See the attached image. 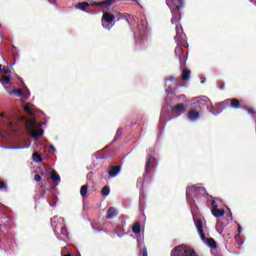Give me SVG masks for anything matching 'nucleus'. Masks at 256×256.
<instances>
[{
    "label": "nucleus",
    "mask_w": 256,
    "mask_h": 256,
    "mask_svg": "<svg viewBox=\"0 0 256 256\" xmlns=\"http://www.w3.org/2000/svg\"><path fill=\"white\" fill-rule=\"evenodd\" d=\"M109 193H111V189L109 188V186H104L101 190L102 197L109 196Z\"/></svg>",
    "instance_id": "23"
},
{
    "label": "nucleus",
    "mask_w": 256,
    "mask_h": 256,
    "mask_svg": "<svg viewBox=\"0 0 256 256\" xmlns=\"http://www.w3.org/2000/svg\"><path fill=\"white\" fill-rule=\"evenodd\" d=\"M9 95H15L16 97H23V89H13L8 91Z\"/></svg>",
    "instance_id": "18"
},
{
    "label": "nucleus",
    "mask_w": 256,
    "mask_h": 256,
    "mask_svg": "<svg viewBox=\"0 0 256 256\" xmlns=\"http://www.w3.org/2000/svg\"><path fill=\"white\" fill-rule=\"evenodd\" d=\"M140 255H141V256H148V254H147V248H142V249L140 250Z\"/></svg>",
    "instance_id": "30"
},
{
    "label": "nucleus",
    "mask_w": 256,
    "mask_h": 256,
    "mask_svg": "<svg viewBox=\"0 0 256 256\" xmlns=\"http://www.w3.org/2000/svg\"><path fill=\"white\" fill-rule=\"evenodd\" d=\"M123 137V129L119 128L115 134L114 141L121 139Z\"/></svg>",
    "instance_id": "27"
},
{
    "label": "nucleus",
    "mask_w": 256,
    "mask_h": 256,
    "mask_svg": "<svg viewBox=\"0 0 256 256\" xmlns=\"http://www.w3.org/2000/svg\"><path fill=\"white\" fill-rule=\"evenodd\" d=\"M220 89L223 91V89H225V84H221Z\"/></svg>",
    "instance_id": "34"
},
{
    "label": "nucleus",
    "mask_w": 256,
    "mask_h": 256,
    "mask_svg": "<svg viewBox=\"0 0 256 256\" xmlns=\"http://www.w3.org/2000/svg\"><path fill=\"white\" fill-rule=\"evenodd\" d=\"M50 179H52V181H54V183H56V185H59V181H61V176H59L57 174V172L55 170H53L50 173Z\"/></svg>",
    "instance_id": "14"
},
{
    "label": "nucleus",
    "mask_w": 256,
    "mask_h": 256,
    "mask_svg": "<svg viewBox=\"0 0 256 256\" xmlns=\"http://www.w3.org/2000/svg\"><path fill=\"white\" fill-rule=\"evenodd\" d=\"M89 6L91 7V4H89L88 2H81V3H78L76 7L81 11H85Z\"/></svg>",
    "instance_id": "21"
},
{
    "label": "nucleus",
    "mask_w": 256,
    "mask_h": 256,
    "mask_svg": "<svg viewBox=\"0 0 256 256\" xmlns=\"http://www.w3.org/2000/svg\"><path fill=\"white\" fill-rule=\"evenodd\" d=\"M117 215H119V212H117V209H115V207H110L106 212V219H115Z\"/></svg>",
    "instance_id": "13"
},
{
    "label": "nucleus",
    "mask_w": 256,
    "mask_h": 256,
    "mask_svg": "<svg viewBox=\"0 0 256 256\" xmlns=\"http://www.w3.org/2000/svg\"><path fill=\"white\" fill-rule=\"evenodd\" d=\"M132 232L135 235H139V233H141V222L134 223V225L132 226Z\"/></svg>",
    "instance_id": "17"
},
{
    "label": "nucleus",
    "mask_w": 256,
    "mask_h": 256,
    "mask_svg": "<svg viewBox=\"0 0 256 256\" xmlns=\"http://www.w3.org/2000/svg\"><path fill=\"white\" fill-rule=\"evenodd\" d=\"M1 73H4V75H9V73H11V70L8 69V68H3V69L1 70Z\"/></svg>",
    "instance_id": "31"
},
{
    "label": "nucleus",
    "mask_w": 256,
    "mask_h": 256,
    "mask_svg": "<svg viewBox=\"0 0 256 256\" xmlns=\"http://www.w3.org/2000/svg\"><path fill=\"white\" fill-rule=\"evenodd\" d=\"M27 128L30 131V135L31 137H33V139H39V137H43V130H39L36 131L35 129V121H30L29 124L27 125Z\"/></svg>",
    "instance_id": "6"
},
{
    "label": "nucleus",
    "mask_w": 256,
    "mask_h": 256,
    "mask_svg": "<svg viewBox=\"0 0 256 256\" xmlns=\"http://www.w3.org/2000/svg\"><path fill=\"white\" fill-rule=\"evenodd\" d=\"M88 191H89V184L81 186V188H80L81 197H87Z\"/></svg>",
    "instance_id": "19"
},
{
    "label": "nucleus",
    "mask_w": 256,
    "mask_h": 256,
    "mask_svg": "<svg viewBox=\"0 0 256 256\" xmlns=\"http://www.w3.org/2000/svg\"><path fill=\"white\" fill-rule=\"evenodd\" d=\"M181 21L180 15H173L171 19L172 25H176L175 31L176 35L174 36V40L176 43H180L181 45L185 44L187 41V35L183 32V26L179 23Z\"/></svg>",
    "instance_id": "1"
},
{
    "label": "nucleus",
    "mask_w": 256,
    "mask_h": 256,
    "mask_svg": "<svg viewBox=\"0 0 256 256\" xmlns=\"http://www.w3.org/2000/svg\"><path fill=\"white\" fill-rule=\"evenodd\" d=\"M174 5L177 11H179V9H183V7H185V2L184 0H174Z\"/></svg>",
    "instance_id": "20"
},
{
    "label": "nucleus",
    "mask_w": 256,
    "mask_h": 256,
    "mask_svg": "<svg viewBox=\"0 0 256 256\" xmlns=\"http://www.w3.org/2000/svg\"><path fill=\"white\" fill-rule=\"evenodd\" d=\"M24 111L28 113V115H33V110H31V107L29 105L24 106Z\"/></svg>",
    "instance_id": "29"
},
{
    "label": "nucleus",
    "mask_w": 256,
    "mask_h": 256,
    "mask_svg": "<svg viewBox=\"0 0 256 256\" xmlns=\"http://www.w3.org/2000/svg\"><path fill=\"white\" fill-rule=\"evenodd\" d=\"M171 256H198L197 252L185 245H178L171 251Z\"/></svg>",
    "instance_id": "2"
},
{
    "label": "nucleus",
    "mask_w": 256,
    "mask_h": 256,
    "mask_svg": "<svg viewBox=\"0 0 256 256\" xmlns=\"http://www.w3.org/2000/svg\"><path fill=\"white\" fill-rule=\"evenodd\" d=\"M2 85H9L11 83V77L9 76H2L0 79Z\"/></svg>",
    "instance_id": "25"
},
{
    "label": "nucleus",
    "mask_w": 256,
    "mask_h": 256,
    "mask_svg": "<svg viewBox=\"0 0 256 256\" xmlns=\"http://www.w3.org/2000/svg\"><path fill=\"white\" fill-rule=\"evenodd\" d=\"M219 107L222 109H227V107H230L231 109H241V100L236 98H229L220 102Z\"/></svg>",
    "instance_id": "4"
},
{
    "label": "nucleus",
    "mask_w": 256,
    "mask_h": 256,
    "mask_svg": "<svg viewBox=\"0 0 256 256\" xmlns=\"http://www.w3.org/2000/svg\"><path fill=\"white\" fill-rule=\"evenodd\" d=\"M101 23L104 29H111V27L115 25V15L109 12H104L102 15Z\"/></svg>",
    "instance_id": "5"
},
{
    "label": "nucleus",
    "mask_w": 256,
    "mask_h": 256,
    "mask_svg": "<svg viewBox=\"0 0 256 256\" xmlns=\"http://www.w3.org/2000/svg\"><path fill=\"white\" fill-rule=\"evenodd\" d=\"M0 117H5V114L1 113V114H0Z\"/></svg>",
    "instance_id": "40"
},
{
    "label": "nucleus",
    "mask_w": 256,
    "mask_h": 256,
    "mask_svg": "<svg viewBox=\"0 0 256 256\" xmlns=\"http://www.w3.org/2000/svg\"><path fill=\"white\" fill-rule=\"evenodd\" d=\"M60 235H63V237L69 239V232L67 231V228L65 226L61 228Z\"/></svg>",
    "instance_id": "26"
},
{
    "label": "nucleus",
    "mask_w": 256,
    "mask_h": 256,
    "mask_svg": "<svg viewBox=\"0 0 256 256\" xmlns=\"http://www.w3.org/2000/svg\"><path fill=\"white\" fill-rule=\"evenodd\" d=\"M191 77V70L184 68L182 70V81H189Z\"/></svg>",
    "instance_id": "15"
},
{
    "label": "nucleus",
    "mask_w": 256,
    "mask_h": 256,
    "mask_svg": "<svg viewBox=\"0 0 256 256\" xmlns=\"http://www.w3.org/2000/svg\"><path fill=\"white\" fill-rule=\"evenodd\" d=\"M3 71V65L0 64V72Z\"/></svg>",
    "instance_id": "37"
},
{
    "label": "nucleus",
    "mask_w": 256,
    "mask_h": 256,
    "mask_svg": "<svg viewBox=\"0 0 256 256\" xmlns=\"http://www.w3.org/2000/svg\"><path fill=\"white\" fill-rule=\"evenodd\" d=\"M196 228L202 241H206L208 247L211 249H217V242H215V239L205 237V232L203 231V221L201 219L197 220Z\"/></svg>",
    "instance_id": "3"
},
{
    "label": "nucleus",
    "mask_w": 256,
    "mask_h": 256,
    "mask_svg": "<svg viewBox=\"0 0 256 256\" xmlns=\"http://www.w3.org/2000/svg\"><path fill=\"white\" fill-rule=\"evenodd\" d=\"M177 43V46L174 50L175 55H177V57H179L180 63L181 65H185V55H183V48L181 47V45H185L187 42H185L184 44L181 43Z\"/></svg>",
    "instance_id": "8"
},
{
    "label": "nucleus",
    "mask_w": 256,
    "mask_h": 256,
    "mask_svg": "<svg viewBox=\"0 0 256 256\" xmlns=\"http://www.w3.org/2000/svg\"><path fill=\"white\" fill-rule=\"evenodd\" d=\"M212 215L216 217V219H219V217H223L225 215V210L219 209V206L215 200H212Z\"/></svg>",
    "instance_id": "7"
},
{
    "label": "nucleus",
    "mask_w": 256,
    "mask_h": 256,
    "mask_svg": "<svg viewBox=\"0 0 256 256\" xmlns=\"http://www.w3.org/2000/svg\"><path fill=\"white\" fill-rule=\"evenodd\" d=\"M121 173V166H110L108 168L109 177H117Z\"/></svg>",
    "instance_id": "10"
},
{
    "label": "nucleus",
    "mask_w": 256,
    "mask_h": 256,
    "mask_svg": "<svg viewBox=\"0 0 256 256\" xmlns=\"http://www.w3.org/2000/svg\"><path fill=\"white\" fill-rule=\"evenodd\" d=\"M115 3V0H104L101 2H93L91 3V7H105L106 9H110L111 5Z\"/></svg>",
    "instance_id": "9"
},
{
    "label": "nucleus",
    "mask_w": 256,
    "mask_h": 256,
    "mask_svg": "<svg viewBox=\"0 0 256 256\" xmlns=\"http://www.w3.org/2000/svg\"><path fill=\"white\" fill-rule=\"evenodd\" d=\"M238 233H241V225H238Z\"/></svg>",
    "instance_id": "35"
},
{
    "label": "nucleus",
    "mask_w": 256,
    "mask_h": 256,
    "mask_svg": "<svg viewBox=\"0 0 256 256\" xmlns=\"http://www.w3.org/2000/svg\"><path fill=\"white\" fill-rule=\"evenodd\" d=\"M187 111V108H185V104L183 103H180L176 106H174L172 109H171V112L174 113L175 115L177 114H181V113H185Z\"/></svg>",
    "instance_id": "11"
},
{
    "label": "nucleus",
    "mask_w": 256,
    "mask_h": 256,
    "mask_svg": "<svg viewBox=\"0 0 256 256\" xmlns=\"http://www.w3.org/2000/svg\"><path fill=\"white\" fill-rule=\"evenodd\" d=\"M1 189H7V183L0 181V190Z\"/></svg>",
    "instance_id": "32"
},
{
    "label": "nucleus",
    "mask_w": 256,
    "mask_h": 256,
    "mask_svg": "<svg viewBox=\"0 0 256 256\" xmlns=\"http://www.w3.org/2000/svg\"><path fill=\"white\" fill-rule=\"evenodd\" d=\"M34 181H36L37 183H39V181H41V175L36 174V175L34 176Z\"/></svg>",
    "instance_id": "33"
},
{
    "label": "nucleus",
    "mask_w": 256,
    "mask_h": 256,
    "mask_svg": "<svg viewBox=\"0 0 256 256\" xmlns=\"http://www.w3.org/2000/svg\"><path fill=\"white\" fill-rule=\"evenodd\" d=\"M50 147L53 151H55V146L51 145Z\"/></svg>",
    "instance_id": "38"
},
{
    "label": "nucleus",
    "mask_w": 256,
    "mask_h": 256,
    "mask_svg": "<svg viewBox=\"0 0 256 256\" xmlns=\"http://www.w3.org/2000/svg\"><path fill=\"white\" fill-rule=\"evenodd\" d=\"M173 77H169V78H167V81H173Z\"/></svg>",
    "instance_id": "36"
},
{
    "label": "nucleus",
    "mask_w": 256,
    "mask_h": 256,
    "mask_svg": "<svg viewBox=\"0 0 256 256\" xmlns=\"http://www.w3.org/2000/svg\"><path fill=\"white\" fill-rule=\"evenodd\" d=\"M187 118L189 121H197L200 118V113L197 110L188 111Z\"/></svg>",
    "instance_id": "12"
},
{
    "label": "nucleus",
    "mask_w": 256,
    "mask_h": 256,
    "mask_svg": "<svg viewBox=\"0 0 256 256\" xmlns=\"http://www.w3.org/2000/svg\"><path fill=\"white\" fill-rule=\"evenodd\" d=\"M241 245H243V242L238 243V247H241Z\"/></svg>",
    "instance_id": "39"
},
{
    "label": "nucleus",
    "mask_w": 256,
    "mask_h": 256,
    "mask_svg": "<svg viewBox=\"0 0 256 256\" xmlns=\"http://www.w3.org/2000/svg\"><path fill=\"white\" fill-rule=\"evenodd\" d=\"M195 186H190L186 189V195L187 197H189V195H191V193H193L195 191Z\"/></svg>",
    "instance_id": "28"
},
{
    "label": "nucleus",
    "mask_w": 256,
    "mask_h": 256,
    "mask_svg": "<svg viewBox=\"0 0 256 256\" xmlns=\"http://www.w3.org/2000/svg\"><path fill=\"white\" fill-rule=\"evenodd\" d=\"M33 161L36 163H41L43 161V158L41 157V154L39 152H34L32 155Z\"/></svg>",
    "instance_id": "22"
},
{
    "label": "nucleus",
    "mask_w": 256,
    "mask_h": 256,
    "mask_svg": "<svg viewBox=\"0 0 256 256\" xmlns=\"http://www.w3.org/2000/svg\"><path fill=\"white\" fill-rule=\"evenodd\" d=\"M151 161H153V155L148 154L146 158L145 171L149 173V169H151Z\"/></svg>",
    "instance_id": "16"
},
{
    "label": "nucleus",
    "mask_w": 256,
    "mask_h": 256,
    "mask_svg": "<svg viewBox=\"0 0 256 256\" xmlns=\"http://www.w3.org/2000/svg\"><path fill=\"white\" fill-rule=\"evenodd\" d=\"M245 111H247V113H249V115H252V117H256V111H255V108L253 107H249V106H246L244 107Z\"/></svg>",
    "instance_id": "24"
}]
</instances>
